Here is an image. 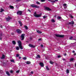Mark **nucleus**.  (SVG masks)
Masks as SVG:
<instances>
[{
  "mask_svg": "<svg viewBox=\"0 0 76 76\" xmlns=\"http://www.w3.org/2000/svg\"><path fill=\"white\" fill-rule=\"evenodd\" d=\"M24 27L26 28V29H28V28L26 26H25Z\"/></svg>",
  "mask_w": 76,
  "mask_h": 76,
  "instance_id": "393cba45",
  "label": "nucleus"
},
{
  "mask_svg": "<svg viewBox=\"0 0 76 76\" xmlns=\"http://www.w3.org/2000/svg\"><path fill=\"white\" fill-rule=\"evenodd\" d=\"M18 43L19 44V48H22V44L21 43V41H18Z\"/></svg>",
  "mask_w": 76,
  "mask_h": 76,
  "instance_id": "f03ea898",
  "label": "nucleus"
},
{
  "mask_svg": "<svg viewBox=\"0 0 76 76\" xmlns=\"http://www.w3.org/2000/svg\"><path fill=\"white\" fill-rule=\"evenodd\" d=\"M0 27H1V28H2L3 27V26H0Z\"/></svg>",
  "mask_w": 76,
  "mask_h": 76,
  "instance_id": "4d7b16f0",
  "label": "nucleus"
},
{
  "mask_svg": "<svg viewBox=\"0 0 76 76\" xmlns=\"http://www.w3.org/2000/svg\"><path fill=\"white\" fill-rule=\"evenodd\" d=\"M10 9H14V7H13V6H10Z\"/></svg>",
  "mask_w": 76,
  "mask_h": 76,
  "instance_id": "aec40b11",
  "label": "nucleus"
},
{
  "mask_svg": "<svg viewBox=\"0 0 76 76\" xmlns=\"http://www.w3.org/2000/svg\"><path fill=\"white\" fill-rule=\"evenodd\" d=\"M73 37L71 36L69 38V39L70 40H72V39H73Z\"/></svg>",
  "mask_w": 76,
  "mask_h": 76,
  "instance_id": "72a5a7b5",
  "label": "nucleus"
},
{
  "mask_svg": "<svg viewBox=\"0 0 76 76\" xmlns=\"http://www.w3.org/2000/svg\"><path fill=\"white\" fill-rule=\"evenodd\" d=\"M25 34H21V38L22 39L21 40L22 41L23 40H24V39H25Z\"/></svg>",
  "mask_w": 76,
  "mask_h": 76,
  "instance_id": "20e7f679",
  "label": "nucleus"
},
{
  "mask_svg": "<svg viewBox=\"0 0 76 76\" xmlns=\"http://www.w3.org/2000/svg\"><path fill=\"white\" fill-rule=\"evenodd\" d=\"M58 58H60V57H61V55H58Z\"/></svg>",
  "mask_w": 76,
  "mask_h": 76,
  "instance_id": "f704fd0d",
  "label": "nucleus"
},
{
  "mask_svg": "<svg viewBox=\"0 0 76 76\" xmlns=\"http://www.w3.org/2000/svg\"><path fill=\"white\" fill-rule=\"evenodd\" d=\"M29 46L31 48H35V46H34L33 45L31 44H29Z\"/></svg>",
  "mask_w": 76,
  "mask_h": 76,
  "instance_id": "9b49d317",
  "label": "nucleus"
},
{
  "mask_svg": "<svg viewBox=\"0 0 76 76\" xmlns=\"http://www.w3.org/2000/svg\"><path fill=\"white\" fill-rule=\"evenodd\" d=\"M72 53H75V51L74 50H73L72 51Z\"/></svg>",
  "mask_w": 76,
  "mask_h": 76,
  "instance_id": "09e8293b",
  "label": "nucleus"
},
{
  "mask_svg": "<svg viewBox=\"0 0 76 76\" xmlns=\"http://www.w3.org/2000/svg\"><path fill=\"white\" fill-rule=\"evenodd\" d=\"M54 17H55V18H56V15H54Z\"/></svg>",
  "mask_w": 76,
  "mask_h": 76,
  "instance_id": "680f3d73",
  "label": "nucleus"
},
{
  "mask_svg": "<svg viewBox=\"0 0 76 76\" xmlns=\"http://www.w3.org/2000/svg\"><path fill=\"white\" fill-rule=\"evenodd\" d=\"M46 69L47 70H49V68L48 67V66H46Z\"/></svg>",
  "mask_w": 76,
  "mask_h": 76,
  "instance_id": "bb28decb",
  "label": "nucleus"
},
{
  "mask_svg": "<svg viewBox=\"0 0 76 76\" xmlns=\"http://www.w3.org/2000/svg\"><path fill=\"white\" fill-rule=\"evenodd\" d=\"M38 41H41V39L40 38L38 39Z\"/></svg>",
  "mask_w": 76,
  "mask_h": 76,
  "instance_id": "c03bdc74",
  "label": "nucleus"
},
{
  "mask_svg": "<svg viewBox=\"0 0 76 76\" xmlns=\"http://www.w3.org/2000/svg\"><path fill=\"white\" fill-rule=\"evenodd\" d=\"M41 46L42 47H43V45H41Z\"/></svg>",
  "mask_w": 76,
  "mask_h": 76,
  "instance_id": "3c124183",
  "label": "nucleus"
},
{
  "mask_svg": "<svg viewBox=\"0 0 76 76\" xmlns=\"http://www.w3.org/2000/svg\"><path fill=\"white\" fill-rule=\"evenodd\" d=\"M37 58H40L41 57H40V56L39 55H37Z\"/></svg>",
  "mask_w": 76,
  "mask_h": 76,
  "instance_id": "c85d7f7f",
  "label": "nucleus"
},
{
  "mask_svg": "<svg viewBox=\"0 0 76 76\" xmlns=\"http://www.w3.org/2000/svg\"><path fill=\"white\" fill-rule=\"evenodd\" d=\"M66 73H69V69L66 70Z\"/></svg>",
  "mask_w": 76,
  "mask_h": 76,
  "instance_id": "a878e982",
  "label": "nucleus"
},
{
  "mask_svg": "<svg viewBox=\"0 0 76 76\" xmlns=\"http://www.w3.org/2000/svg\"><path fill=\"white\" fill-rule=\"evenodd\" d=\"M45 9L47 10H51V9H50V8L48 7H45Z\"/></svg>",
  "mask_w": 76,
  "mask_h": 76,
  "instance_id": "f8f14e48",
  "label": "nucleus"
},
{
  "mask_svg": "<svg viewBox=\"0 0 76 76\" xmlns=\"http://www.w3.org/2000/svg\"><path fill=\"white\" fill-rule=\"evenodd\" d=\"M19 56H20V55H19V54H16V57H19Z\"/></svg>",
  "mask_w": 76,
  "mask_h": 76,
  "instance_id": "cd10ccee",
  "label": "nucleus"
},
{
  "mask_svg": "<svg viewBox=\"0 0 76 76\" xmlns=\"http://www.w3.org/2000/svg\"><path fill=\"white\" fill-rule=\"evenodd\" d=\"M66 55H67V54H66V53H65V54H64V56H66Z\"/></svg>",
  "mask_w": 76,
  "mask_h": 76,
  "instance_id": "5fc2aeb1",
  "label": "nucleus"
},
{
  "mask_svg": "<svg viewBox=\"0 0 76 76\" xmlns=\"http://www.w3.org/2000/svg\"><path fill=\"white\" fill-rule=\"evenodd\" d=\"M41 15H42V14H34V16L35 17H36V18H39V17H41Z\"/></svg>",
  "mask_w": 76,
  "mask_h": 76,
  "instance_id": "7ed1b4c3",
  "label": "nucleus"
},
{
  "mask_svg": "<svg viewBox=\"0 0 76 76\" xmlns=\"http://www.w3.org/2000/svg\"><path fill=\"white\" fill-rule=\"evenodd\" d=\"M34 15H37V13L36 12L34 13Z\"/></svg>",
  "mask_w": 76,
  "mask_h": 76,
  "instance_id": "052dcab7",
  "label": "nucleus"
},
{
  "mask_svg": "<svg viewBox=\"0 0 76 76\" xmlns=\"http://www.w3.org/2000/svg\"><path fill=\"white\" fill-rule=\"evenodd\" d=\"M17 14L18 15H22V11H19L17 12Z\"/></svg>",
  "mask_w": 76,
  "mask_h": 76,
  "instance_id": "423d86ee",
  "label": "nucleus"
},
{
  "mask_svg": "<svg viewBox=\"0 0 76 76\" xmlns=\"http://www.w3.org/2000/svg\"><path fill=\"white\" fill-rule=\"evenodd\" d=\"M1 39H2V38H1L0 37V40H1Z\"/></svg>",
  "mask_w": 76,
  "mask_h": 76,
  "instance_id": "0e129e2a",
  "label": "nucleus"
},
{
  "mask_svg": "<svg viewBox=\"0 0 76 76\" xmlns=\"http://www.w3.org/2000/svg\"><path fill=\"white\" fill-rule=\"evenodd\" d=\"M31 62L30 61H27L26 62V64H31Z\"/></svg>",
  "mask_w": 76,
  "mask_h": 76,
  "instance_id": "6ab92c4d",
  "label": "nucleus"
},
{
  "mask_svg": "<svg viewBox=\"0 0 76 76\" xmlns=\"http://www.w3.org/2000/svg\"><path fill=\"white\" fill-rule=\"evenodd\" d=\"M12 19V18L9 16L8 18H6V20H7V21H9L10 19Z\"/></svg>",
  "mask_w": 76,
  "mask_h": 76,
  "instance_id": "0eeeda50",
  "label": "nucleus"
},
{
  "mask_svg": "<svg viewBox=\"0 0 76 76\" xmlns=\"http://www.w3.org/2000/svg\"><path fill=\"white\" fill-rule=\"evenodd\" d=\"M4 9H1V11H0L1 13L2 12H4Z\"/></svg>",
  "mask_w": 76,
  "mask_h": 76,
  "instance_id": "5701e85b",
  "label": "nucleus"
},
{
  "mask_svg": "<svg viewBox=\"0 0 76 76\" xmlns=\"http://www.w3.org/2000/svg\"><path fill=\"white\" fill-rule=\"evenodd\" d=\"M74 39V40H76L75 39Z\"/></svg>",
  "mask_w": 76,
  "mask_h": 76,
  "instance_id": "69168bd1",
  "label": "nucleus"
},
{
  "mask_svg": "<svg viewBox=\"0 0 76 76\" xmlns=\"http://www.w3.org/2000/svg\"><path fill=\"white\" fill-rule=\"evenodd\" d=\"M6 73L8 76H10V74L9 73V72L8 71H6Z\"/></svg>",
  "mask_w": 76,
  "mask_h": 76,
  "instance_id": "ddd939ff",
  "label": "nucleus"
},
{
  "mask_svg": "<svg viewBox=\"0 0 76 76\" xmlns=\"http://www.w3.org/2000/svg\"><path fill=\"white\" fill-rule=\"evenodd\" d=\"M30 39H31V40H32V37H30Z\"/></svg>",
  "mask_w": 76,
  "mask_h": 76,
  "instance_id": "864d4df0",
  "label": "nucleus"
},
{
  "mask_svg": "<svg viewBox=\"0 0 76 76\" xmlns=\"http://www.w3.org/2000/svg\"><path fill=\"white\" fill-rule=\"evenodd\" d=\"M16 48H19V47H17Z\"/></svg>",
  "mask_w": 76,
  "mask_h": 76,
  "instance_id": "338daca9",
  "label": "nucleus"
},
{
  "mask_svg": "<svg viewBox=\"0 0 76 76\" xmlns=\"http://www.w3.org/2000/svg\"><path fill=\"white\" fill-rule=\"evenodd\" d=\"M36 3L37 4H40V3H39L38 1H36Z\"/></svg>",
  "mask_w": 76,
  "mask_h": 76,
  "instance_id": "7c9ffc66",
  "label": "nucleus"
},
{
  "mask_svg": "<svg viewBox=\"0 0 76 76\" xmlns=\"http://www.w3.org/2000/svg\"><path fill=\"white\" fill-rule=\"evenodd\" d=\"M11 62H12V63H15V61L14 60L12 59L10 60Z\"/></svg>",
  "mask_w": 76,
  "mask_h": 76,
  "instance_id": "412c9836",
  "label": "nucleus"
},
{
  "mask_svg": "<svg viewBox=\"0 0 76 76\" xmlns=\"http://www.w3.org/2000/svg\"><path fill=\"white\" fill-rule=\"evenodd\" d=\"M18 22L20 24V26H22V22H21V21H18Z\"/></svg>",
  "mask_w": 76,
  "mask_h": 76,
  "instance_id": "2eb2a0df",
  "label": "nucleus"
},
{
  "mask_svg": "<svg viewBox=\"0 0 76 76\" xmlns=\"http://www.w3.org/2000/svg\"><path fill=\"white\" fill-rule=\"evenodd\" d=\"M66 5H67V4H64L63 5V6H66Z\"/></svg>",
  "mask_w": 76,
  "mask_h": 76,
  "instance_id": "ea45409f",
  "label": "nucleus"
},
{
  "mask_svg": "<svg viewBox=\"0 0 76 76\" xmlns=\"http://www.w3.org/2000/svg\"><path fill=\"white\" fill-rule=\"evenodd\" d=\"M20 50H22L23 49V48H20Z\"/></svg>",
  "mask_w": 76,
  "mask_h": 76,
  "instance_id": "6e6d98bb",
  "label": "nucleus"
},
{
  "mask_svg": "<svg viewBox=\"0 0 76 76\" xmlns=\"http://www.w3.org/2000/svg\"><path fill=\"white\" fill-rule=\"evenodd\" d=\"M58 19H61V17L58 16Z\"/></svg>",
  "mask_w": 76,
  "mask_h": 76,
  "instance_id": "473e14b6",
  "label": "nucleus"
},
{
  "mask_svg": "<svg viewBox=\"0 0 76 76\" xmlns=\"http://www.w3.org/2000/svg\"><path fill=\"white\" fill-rule=\"evenodd\" d=\"M70 17L71 18H73V17L71 15H70Z\"/></svg>",
  "mask_w": 76,
  "mask_h": 76,
  "instance_id": "79ce46f5",
  "label": "nucleus"
},
{
  "mask_svg": "<svg viewBox=\"0 0 76 76\" xmlns=\"http://www.w3.org/2000/svg\"><path fill=\"white\" fill-rule=\"evenodd\" d=\"M5 58V55H2V57L1 58V59H4Z\"/></svg>",
  "mask_w": 76,
  "mask_h": 76,
  "instance_id": "4468645a",
  "label": "nucleus"
},
{
  "mask_svg": "<svg viewBox=\"0 0 76 76\" xmlns=\"http://www.w3.org/2000/svg\"><path fill=\"white\" fill-rule=\"evenodd\" d=\"M28 11H29V12L30 13H31V10H28Z\"/></svg>",
  "mask_w": 76,
  "mask_h": 76,
  "instance_id": "49530a36",
  "label": "nucleus"
},
{
  "mask_svg": "<svg viewBox=\"0 0 76 76\" xmlns=\"http://www.w3.org/2000/svg\"><path fill=\"white\" fill-rule=\"evenodd\" d=\"M50 64H54V62H53L51 61H50Z\"/></svg>",
  "mask_w": 76,
  "mask_h": 76,
  "instance_id": "4be33fe9",
  "label": "nucleus"
},
{
  "mask_svg": "<svg viewBox=\"0 0 76 76\" xmlns=\"http://www.w3.org/2000/svg\"><path fill=\"white\" fill-rule=\"evenodd\" d=\"M41 2H44L45 1V0H40Z\"/></svg>",
  "mask_w": 76,
  "mask_h": 76,
  "instance_id": "e433bc0d",
  "label": "nucleus"
},
{
  "mask_svg": "<svg viewBox=\"0 0 76 76\" xmlns=\"http://www.w3.org/2000/svg\"><path fill=\"white\" fill-rule=\"evenodd\" d=\"M18 34H21L22 33V31L19 29H17L16 31Z\"/></svg>",
  "mask_w": 76,
  "mask_h": 76,
  "instance_id": "6e6552de",
  "label": "nucleus"
},
{
  "mask_svg": "<svg viewBox=\"0 0 76 76\" xmlns=\"http://www.w3.org/2000/svg\"><path fill=\"white\" fill-rule=\"evenodd\" d=\"M37 33H38L39 34H42V32L39 31V30H37Z\"/></svg>",
  "mask_w": 76,
  "mask_h": 76,
  "instance_id": "a211bd4d",
  "label": "nucleus"
},
{
  "mask_svg": "<svg viewBox=\"0 0 76 76\" xmlns=\"http://www.w3.org/2000/svg\"><path fill=\"white\" fill-rule=\"evenodd\" d=\"M16 50H19V48H16Z\"/></svg>",
  "mask_w": 76,
  "mask_h": 76,
  "instance_id": "a19ab883",
  "label": "nucleus"
},
{
  "mask_svg": "<svg viewBox=\"0 0 76 76\" xmlns=\"http://www.w3.org/2000/svg\"><path fill=\"white\" fill-rule=\"evenodd\" d=\"M69 24H72V22H69Z\"/></svg>",
  "mask_w": 76,
  "mask_h": 76,
  "instance_id": "8fccbe9b",
  "label": "nucleus"
},
{
  "mask_svg": "<svg viewBox=\"0 0 76 76\" xmlns=\"http://www.w3.org/2000/svg\"><path fill=\"white\" fill-rule=\"evenodd\" d=\"M69 60L70 62H71V61H73V60H74V58H72Z\"/></svg>",
  "mask_w": 76,
  "mask_h": 76,
  "instance_id": "f3484780",
  "label": "nucleus"
},
{
  "mask_svg": "<svg viewBox=\"0 0 76 76\" xmlns=\"http://www.w3.org/2000/svg\"><path fill=\"white\" fill-rule=\"evenodd\" d=\"M55 35L56 37H60L61 38L64 37V35H63L56 34Z\"/></svg>",
  "mask_w": 76,
  "mask_h": 76,
  "instance_id": "39448f33",
  "label": "nucleus"
},
{
  "mask_svg": "<svg viewBox=\"0 0 76 76\" xmlns=\"http://www.w3.org/2000/svg\"><path fill=\"white\" fill-rule=\"evenodd\" d=\"M31 74H33V73H34V72H33V71H31Z\"/></svg>",
  "mask_w": 76,
  "mask_h": 76,
  "instance_id": "de8ad7c7",
  "label": "nucleus"
},
{
  "mask_svg": "<svg viewBox=\"0 0 76 76\" xmlns=\"http://www.w3.org/2000/svg\"><path fill=\"white\" fill-rule=\"evenodd\" d=\"M39 64L40 66H41V67H43L44 66V64L43 63H42V62L40 63Z\"/></svg>",
  "mask_w": 76,
  "mask_h": 76,
  "instance_id": "1a4fd4ad",
  "label": "nucleus"
},
{
  "mask_svg": "<svg viewBox=\"0 0 76 76\" xmlns=\"http://www.w3.org/2000/svg\"><path fill=\"white\" fill-rule=\"evenodd\" d=\"M63 60L64 61V60H65V59H63Z\"/></svg>",
  "mask_w": 76,
  "mask_h": 76,
  "instance_id": "e2e57ef3",
  "label": "nucleus"
},
{
  "mask_svg": "<svg viewBox=\"0 0 76 76\" xmlns=\"http://www.w3.org/2000/svg\"><path fill=\"white\" fill-rule=\"evenodd\" d=\"M0 36H2V33H0Z\"/></svg>",
  "mask_w": 76,
  "mask_h": 76,
  "instance_id": "37998d69",
  "label": "nucleus"
},
{
  "mask_svg": "<svg viewBox=\"0 0 76 76\" xmlns=\"http://www.w3.org/2000/svg\"><path fill=\"white\" fill-rule=\"evenodd\" d=\"M22 0H16V1L17 2H19V1H21Z\"/></svg>",
  "mask_w": 76,
  "mask_h": 76,
  "instance_id": "c9c22d12",
  "label": "nucleus"
},
{
  "mask_svg": "<svg viewBox=\"0 0 76 76\" xmlns=\"http://www.w3.org/2000/svg\"><path fill=\"white\" fill-rule=\"evenodd\" d=\"M30 6L32 7H35L36 8H39V7L37 6V5H35L34 4H31Z\"/></svg>",
  "mask_w": 76,
  "mask_h": 76,
  "instance_id": "f257e3e1",
  "label": "nucleus"
},
{
  "mask_svg": "<svg viewBox=\"0 0 76 76\" xmlns=\"http://www.w3.org/2000/svg\"><path fill=\"white\" fill-rule=\"evenodd\" d=\"M48 0L49 1H51V2H52V3H55L56 1H58V0H55L54 1H51V0Z\"/></svg>",
  "mask_w": 76,
  "mask_h": 76,
  "instance_id": "9d476101",
  "label": "nucleus"
},
{
  "mask_svg": "<svg viewBox=\"0 0 76 76\" xmlns=\"http://www.w3.org/2000/svg\"><path fill=\"white\" fill-rule=\"evenodd\" d=\"M12 35H14V33H12Z\"/></svg>",
  "mask_w": 76,
  "mask_h": 76,
  "instance_id": "13d9d810",
  "label": "nucleus"
},
{
  "mask_svg": "<svg viewBox=\"0 0 76 76\" xmlns=\"http://www.w3.org/2000/svg\"><path fill=\"white\" fill-rule=\"evenodd\" d=\"M13 71L12 70H11L10 71V73H13Z\"/></svg>",
  "mask_w": 76,
  "mask_h": 76,
  "instance_id": "a18cd8bd",
  "label": "nucleus"
},
{
  "mask_svg": "<svg viewBox=\"0 0 76 76\" xmlns=\"http://www.w3.org/2000/svg\"><path fill=\"white\" fill-rule=\"evenodd\" d=\"M23 60H26L27 58L26 57H24L23 58Z\"/></svg>",
  "mask_w": 76,
  "mask_h": 76,
  "instance_id": "2f4dec72",
  "label": "nucleus"
},
{
  "mask_svg": "<svg viewBox=\"0 0 76 76\" xmlns=\"http://www.w3.org/2000/svg\"><path fill=\"white\" fill-rule=\"evenodd\" d=\"M16 73H19V70H17L16 71Z\"/></svg>",
  "mask_w": 76,
  "mask_h": 76,
  "instance_id": "58836bf2",
  "label": "nucleus"
},
{
  "mask_svg": "<svg viewBox=\"0 0 76 76\" xmlns=\"http://www.w3.org/2000/svg\"><path fill=\"white\" fill-rule=\"evenodd\" d=\"M71 23L72 24H73H73H74V21H72L71 22Z\"/></svg>",
  "mask_w": 76,
  "mask_h": 76,
  "instance_id": "4c0bfd02",
  "label": "nucleus"
},
{
  "mask_svg": "<svg viewBox=\"0 0 76 76\" xmlns=\"http://www.w3.org/2000/svg\"><path fill=\"white\" fill-rule=\"evenodd\" d=\"M74 56H76V53H74Z\"/></svg>",
  "mask_w": 76,
  "mask_h": 76,
  "instance_id": "bf43d9fd",
  "label": "nucleus"
},
{
  "mask_svg": "<svg viewBox=\"0 0 76 76\" xmlns=\"http://www.w3.org/2000/svg\"><path fill=\"white\" fill-rule=\"evenodd\" d=\"M51 21L52 22H55V20H54L53 19H52L51 20Z\"/></svg>",
  "mask_w": 76,
  "mask_h": 76,
  "instance_id": "c756f323",
  "label": "nucleus"
},
{
  "mask_svg": "<svg viewBox=\"0 0 76 76\" xmlns=\"http://www.w3.org/2000/svg\"><path fill=\"white\" fill-rule=\"evenodd\" d=\"M12 43L13 44V45H15V44H16V42L14 40L12 41Z\"/></svg>",
  "mask_w": 76,
  "mask_h": 76,
  "instance_id": "dca6fc26",
  "label": "nucleus"
},
{
  "mask_svg": "<svg viewBox=\"0 0 76 76\" xmlns=\"http://www.w3.org/2000/svg\"><path fill=\"white\" fill-rule=\"evenodd\" d=\"M47 17H48L47 16L44 15V16H43V18H44V19H45V18H47Z\"/></svg>",
  "mask_w": 76,
  "mask_h": 76,
  "instance_id": "b1692460",
  "label": "nucleus"
},
{
  "mask_svg": "<svg viewBox=\"0 0 76 76\" xmlns=\"http://www.w3.org/2000/svg\"><path fill=\"white\" fill-rule=\"evenodd\" d=\"M19 59H20V58H21V57L19 56Z\"/></svg>",
  "mask_w": 76,
  "mask_h": 76,
  "instance_id": "603ef678",
  "label": "nucleus"
}]
</instances>
